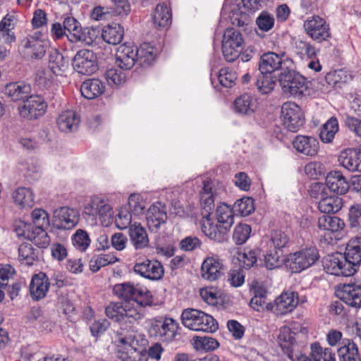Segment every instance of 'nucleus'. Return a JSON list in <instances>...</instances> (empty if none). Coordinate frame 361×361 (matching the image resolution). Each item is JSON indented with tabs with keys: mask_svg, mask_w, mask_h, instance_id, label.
Returning a JSON list of instances; mask_svg holds the SVG:
<instances>
[{
	"mask_svg": "<svg viewBox=\"0 0 361 361\" xmlns=\"http://www.w3.org/2000/svg\"><path fill=\"white\" fill-rule=\"evenodd\" d=\"M250 307L257 312L263 311L264 309L272 310L274 305L267 302V290L262 287L255 288L254 296L250 302Z\"/></svg>",
	"mask_w": 361,
	"mask_h": 361,
	"instance_id": "43",
	"label": "nucleus"
},
{
	"mask_svg": "<svg viewBox=\"0 0 361 361\" xmlns=\"http://www.w3.org/2000/svg\"><path fill=\"white\" fill-rule=\"evenodd\" d=\"M105 86L99 79H89L80 86L81 94L87 99H93L104 93Z\"/></svg>",
	"mask_w": 361,
	"mask_h": 361,
	"instance_id": "30",
	"label": "nucleus"
},
{
	"mask_svg": "<svg viewBox=\"0 0 361 361\" xmlns=\"http://www.w3.org/2000/svg\"><path fill=\"white\" fill-rule=\"evenodd\" d=\"M193 341L194 348L197 350H214L219 345V342L215 338L209 336H197L193 338Z\"/></svg>",
	"mask_w": 361,
	"mask_h": 361,
	"instance_id": "56",
	"label": "nucleus"
},
{
	"mask_svg": "<svg viewBox=\"0 0 361 361\" xmlns=\"http://www.w3.org/2000/svg\"><path fill=\"white\" fill-rule=\"evenodd\" d=\"M180 319L182 324L192 331L213 333L219 328L217 322L212 316L196 309H185Z\"/></svg>",
	"mask_w": 361,
	"mask_h": 361,
	"instance_id": "4",
	"label": "nucleus"
},
{
	"mask_svg": "<svg viewBox=\"0 0 361 361\" xmlns=\"http://www.w3.org/2000/svg\"><path fill=\"white\" fill-rule=\"evenodd\" d=\"M225 266L218 256L208 257L201 266L202 277L209 281H215L225 273Z\"/></svg>",
	"mask_w": 361,
	"mask_h": 361,
	"instance_id": "16",
	"label": "nucleus"
},
{
	"mask_svg": "<svg viewBox=\"0 0 361 361\" xmlns=\"http://www.w3.org/2000/svg\"><path fill=\"white\" fill-rule=\"evenodd\" d=\"M118 357L123 361H147V340L145 336L133 333L122 338Z\"/></svg>",
	"mask_w": 361,
	"mask_h": 361,
	"instance_id": "2",
	"label": "nucleus"
},
{
	"mask_svg": "<svg viewBox=\"0 0 361 361\" xmlns=\"http://www.w3.org/2000/svg\"><path fill=\"white\" fill-rule=\"evenodd\" d=\"M323 267L326 273L338 276H351L357 269L353 268L345 253L334 252L323 259Z\"/></svg>",
	"mask_w": 361,
	"mask_h": 361,
	"instance_id": "7",
	"label": "nucleus"
},
{
	"mask_svg": "<svg viewBox=\"0 0 361 361\" xmlns=\"http://www.w3.org/2000/svg\"><path fill=\"white\" fill-rule=\"evenodd\" d=\"M252 228L247 224H238L233 233V240L237 245H243L250 237Z\"/></svg>",
	"mask_w": 361,
	"mask_h": 361,
	"instance_id": "58",
	"label": "nucleus"
},
{
	"mask_svg": "<svg viewBox=\"0 0 361 361\" xmlns=\"http://www.w3.org/2000/svg\"><path fill=\"white\" fill-rule=\"evenodd\" d=\"M178 326V322L173 318L157 317L150 321L149 333L162 342L169 343L176 338Z\"/></svg>",
	"mask_w": 361,
	"mask_h": 361,
	"instance_id": "5",
	"label": "nucleus"
},
{
	"mask_svg": "<svg viewBox=\"0 0 361 361\" xmlns=\"http://www.w3.org/2000/svg\"><path fill=\"white\" fill-rule=\"evenodd\" d=\"M13 198L15 204L22 209H30L35 204L34 193L30 188H17L13 194Z\"/></svg>",
	"mask_w": 361,
	"mask_h": 361,
	"instance_id": "39",
	"label": "nucleus"
},
{
	"mask_svg": "<svg viewBox=\"0 0 361 361\" xmlns=\"http://www.w3.org/2000/svg\"><path fill=\"white\" fill-rule=\"evenodd\" d=\"M338 355L341 361H359L358 348L354 342L348 339L342 340L338 349Z\"/></svg>",
	"mask_w": 361,
	"mask_h": 361,
	"instance_id": "35",
	"label": "nucleus"
},
{
	"mask_svg": "<svg viewBox=\"0 0 361 361\" xmlns=\"http://www.w3.org/2000/svg\"><path fill=\"white\" fill-rule=\"evenodd\" d=\"M268 73H261L255 82L258 91L263 94H269L276 85V80Z\"/></svg>",
	"mask_w": 361,
	"mask_h": 361,
	"instance_id": "54",
	"label": "nucleus"
},
{
	"mask_svg": "<svg viewBox=\"0 0 361 361\" xmlns=\"http://www.w3.org/2000/svg\"><path fill=\"white\" fill-rule=\"evenodd\" d=\"M238 255L240 267L249 269L257 263L259 250L247 247L242 252H238Z\"/></svg>",
	"mask_w": 361,
	"mask_h": 361,
	"instance_id": "51",
	"label": "nucleus"
},
{
	"mask_svg": "<svg viewBox=\"0 0 361 361\" xmlns=\"http://www.w3.org/2000/svg\"><path fill=\"white\" fill-rule=\"evenodd\" d=\"M318 228L319 232H323L321 237L327 244L333 245L339 238V232L345 228L344 221L337 217L329 215H322L318 218Z\"/></svg>",
	"mask_w": 361,
	"mask_h": 361,
	"instance_id": "9",
	"label": "nucleus"
},
{
	"mask_svg": "<svg viewBox=\"0 0 361 361\" xmlns=\"http://www.w3.org/2000/svg\"><path fill=\"white\" fill-rule=\"evenodd\" d=\"M343 206L342 199L338 196L322 197L318 203L319 210L324 214L336 213Z\"/></svg>",
	"mask_w": 361,
	"mask_h": 361,
	"instance_id": "47",
	"label": "nucleus"
},
{
	"mask_svg": "<svg viewBox=\"0 0 361 361\" xmlns=\"http://www.w3.org/2000/svg\"><path fill=\"white\" fill-rule=\"evenodd\" d=\"M339 130L338 121L336 117L330 118L322 127L319 137L324 143H330Z\"/></svg>",
	"mask_w": 361,
	"mask_h": 361,
	"instance_id": "46",
	"label": "nucleus"
},
{
	"mask_svg": "<svg viewBox=\"0 0 361 361\" xmlns=\"http://www.w3.org/2000/svg\"><path fill=\"white\" fill-rule=\"evenodd\" d=\"M292 145L298 152L309 157L315 156L319 149V141L312 136L298 135L293 140Z\"/></svg>",
	"mask_w": 361,
	"mask_h": 361,
	"instance_id": "20",
	"label": "nucleus"
},
{
	"mask_svg": "<svg viewBox=\"0 0 361 361\" xmlns=\"http://www.w3.org/2000/svg\"><path fill=\"white\" fill-rule=\"evenodd\" d=\"M282 122L290 132H297L304 124V116L301 108L295 102H285L281 107Z\"/></svg>",
	"mask_w": 361,
	"mask_h": 361,
	"instance_id": "12",
	"label": "nucleus"
},
{
	"mask_svg": "<svg viewBox=\"0 0 361 361\" xmlns=\"http://www.w3.org/2000/svg\"><path fill=\"white\" fill-rule=\"evenodd\" d=\"M200 205L203 212L209 216L214 208V198L212 192V183L204 181L202 190L200 193Z\"/></svg>",
	"mask_w": 361,
	"mask_h": 361,
	"instance_id": "40",
	"label": "nucleus"
},
{
	"mask_svg": "<svg viewBox=\"0 0 361 361\" xmlns=\"http://www.w3.org/2000/svg\"><path fill=\"white\" fill-rule=\"evenodd\" d=\"M202 231L209 239L218 243L224 242L228 230L223 229L220 224L214 225L210 219L207 218L202 223Z\"/></svg>",
	"mask_w": 361,
	"mask_h": 361,
	"instance_id": "34",
	"label": "nucleus"
},
{
	"mask_svg": "<svg viewBox=\"0 0 361 361\" xmlns=\"http://www.w3.org/2000/svg\"><path fill=\"white\" fill-rule=\"evenodd\" d=\"M63 25L68 40L73 43L86 41L80 22L75 18L67 16L63 20Z\"/></svg>",
	"mask_w": 361,
	"mask_h": 361,
	"instance_id": "26",
	"label": "nucleus"
},
{
	"mask_svg": "<svg viewBox=\"0 0 361 361\" xmlns=\"http://www.w3.org/2000/svg\"><path fill=\"white\" fill-rule=\"evenodd\" d=\"M137 61V48L126 44L118 47L116 53V63L122 70H130Z\"/></svg>",
	"mask_w": 361,
	"mask_h": 361,
	"instance_id": "21",
	"label": "nucleus"
},
{
	"mask_svg": "<svg viewBox=\"0 0 361 361\" xmlns=\"http://www.w3.org/2000/svg\"><path fill=\"white\" fill-rule=\"evenodd\" d=\"M286 55L284 51L276 54L273 51H267L263 54L259 61V70L260 73L271 74L282 68L284 62L283 59Z\"/></svg>",
	"mask_w": 361,
	"mask_h": 361,
	"instance_id": "19",
	"label": "nucleus"
},
{
	"mask_svg": "<svg viewBox=\"0 0 361 361\" xmlns=\"http://www.w3.org/2000/svg\"><path fill=\"white\" fill-rule=\"evenodd\" d=\"M228 42L235 47H243V39L240 32L235 29L227 28L224 32L222 43Z\"/></svg>",
	"mask_w": 361,
	"mask_h": 361,
	"instance_id": "62",
	"label": "nucleus"
},
{
	"mask_svg": "<svg viewBox=\"0 0 361 361\" xmlns=\"http://www.w3.org/2000/svg\"><path fill=\"white\" fill-rule=\"evenodd\" d=\"M30 90V86L24 82H11L6 85L4 92L13 101H18L24 100Z\"/></svg>",
	"mask_w": 361,
	"mask_h": 361,
	"instance_id": "42",
	"label": "nucleus"
},
{
	"mask_svg": "<svg viewBox=\"0 0 361 361\" xmlns=\"http://www.w3.org/2000/svg\"><path fill=\"white\" fill-rule=\"evenodd\" d=\"M274 16L267 11H262L256 19V24L259 29L264 32L271 30L274 27Z\"/></svg>",
	"mask_w": 361,
	"mask_h": 361,
	"instance_id": "61",
	"label": "nucleus"
},
{
	"mask_svg": "<svg viewBox=\"0 0 361 361\" xmlns=\"http://www.w3.org/2000/svg\"><path fill=\"white\" fill-rule=\"evenodd\" d=\"M157 56V49L149 43H143L137 48V61L143 68L152 66Z\"/></svg>",
	"mask_w": 361,
	"mask_h": 361,
	"instance_id": "28",
	"label": "nucleus"
},
{
	"mask_svg": "<svg viewBox=\"0 0 361 361\" xmlns=\"http://www.w3.org/2000/svg\"><path fill=\"white\" fill-rule=\"evenodd\" d=\"M279 80L283 91L295 97L303 95L307 90L306 78L289 70L282 72Z\"/></svg>",
	"mask_w": 361,
	"mask_h": 361,
	"instance_id": "10",
	"label": "nucleus"
},
{
	"mask_svg": "<svg viewBox=\"0 0 361 361\" xmlns=\"http://www.w3.org/2000/svg\"><path fill=\"white\" fill-rule=\"evenodd\" d=\"M302 326L297 322H293L289 326H283L278 336L279 343L284 353L289 359H293L295 352L298 351L300 344L298 342V333L302 331Z\"/></svg>",
	"mask_w": 361,
	"mask_h": 361,
	"instance_id": "8",
	"label": "nucleus"
},
{
	"mask_svg": "<svg viewBox=\"0 0 361 361\" xmlns=\"http://www.w3.org/2000/svg\"><path fill=\"white\" fill-rule=\"evenodd\" d=\"M17 18L15 13H8L1 19V37L6 44L16 41V36L12 31L16 25Z\"/></svg>",
	"mask_w": 361,
	"mask_h": 361,
	"instance_id": "41",
	"label": "nucleus"
},
{
	"mask_svg": "<svg viewBox=\"0 0 361 361\" xmlns=\"http://www.w3.org/2000/svg\"><path fill=\"white\" fill-rule=\"evenodd\" d=\"M32 219L35 227L47 228L49 226V214L43 209H35L32 212Z\"/></svg>",
	"mask_w": 361,
	"mask_h": 361,
	"instance_id": "64",
	"label": "nucleus"
},
{
	"mask_svg": "<svg viewBox=\"0 0 361 361\" xmlns=\"http://www.w3.org/2000/svg\"><path fill=\"white\" fill-rule=\"evenodd\" d=\"M106 82L112 87L123 84L126 79V73L121 70L110 68L105 73Z\"/></svg>",
	"mask_w": 361,
	"mask_h": 361,
	"instance_id": "60",
	"label": "nucleus"
},
{
	"mask_svg": "<svg viewBox=\"0 0 361 361\" xmlns=\"http://www.w3.org/2000/svg\"><path fill=\"white\" fill-rule=\"evenodd\" d=\"M80 121V117L75 111L68 110L59 116L56 123L61 131L71 133L78 129Z\"/></svg>",
	"mask_w": 361,
	"mask_h": 361,
	"instance_id": "27",
	"label": "nucleus"
},
{
	"mask_svg": "<svg viewBox=\"0 0 361 361\" xmlns=\"http://www.w3.org/2000/svg\"><path fill=\"white\" fill-rule=\"evenodd\" d=\"M13 231L18 238L29 240L35 234V227L30 223L22 220H16L13 224Z\"/></svg>",
	"mask_w": 361,
	"mask_h": 361,
	"instance_id": "55",
	"label": "nucleus"
},
{
	"mask_svg": "<svg viewBox=\"0 0 361 361\" xmlns=\"http://www.w3.org/2000/svg\"><path fill=\"white\" fill-rule=\"evenodd\" d=\"M45 228L35 227V234L30 239L35 245L41 248H45L50 244V238Z\"/></svg>",
	"mask_w": 361,
	"mask_h": 361,
	"instance_id": "63",
	"label": "nucleus"
},
{
	"mask_svg": "<svg viewBox=\"0 0 361 361\" xmlns=\"http://www.w3.org/2000/svg\"><path fill=\"white\" fill-rule=\"evenodd\" d=\"M233 209L226 203H220L217 205L215 216L220 226L229 231L233 224Z\"/></svg>",
	"mask_w": 361,
	"mask_h": 361,
	"instance_id": "31",
	"label": "nucleus"
},
{
	"mask_svg": "<svg viewBox=\"0 0 361 361\" xmlns=\"http://www.w3.org/2000/svg\"><path fill=\"white\" fill-rule=\"evenodd\" d=\"M326 184L331 191L338 195L345 194L350 187L346 178L339 171H330L326 177Z\"/></svg>",
	"mask_w": 361,
	"mask_h": 361,
	"instance_id": "24",
	"label": "nucleus"
},
{
	"mask_svg": "<svg viewBox=\"0 0 361 361\" xmlns=\"http://www.w3.org/2000/svg\"><path fill=\"white\" fill-rule=\"evenodd\" d=\"M233 211L237 215L247 216L255 211L254 200L251 197H243L235 201Z\"/></svg>",
	"mask_w": 361,
	"mask_h": 361,
	"instance_id": "52",
	"label": "nucleus"
},
{
	"mask_svg": "<svg viewBox=\"0 0 361 361\" xmlns=\"http://www.w3.org/2000/svg\"><path fill=\"white\" fill-rule=\"evenodd\" d=\"M124 30L118 23L109 24L104 27L102 37L109 44L116 45L121 43L123 38Z\"/></svg>",
	"mask_w": 361,
	"mask_h": 361,
	"instance_id": "33",
	"label": "nucleus"
},
{
	"mask_svg": "<svg viewBox=\"0 0 361 361\" xmlns=\"http://www.w3.org/2000/svg\"><path fill=\"white\" fill-rule=\"evenodd\" d=\"M293 51L301 59H313L317 57L319 50L309 41L298 39L294 42Z\"/></svg>",
	"mask_w": 361,
	"mask_h": 361,
	"instance_id": "37",
	"label": "nucleus"
},
{
	"mask_svg": "<svg viewBox=\"0 0 361 361\" xmlns=\"http://www.w3.org/2000/svg\"><path fill=\"white\" fill-rule=\"evenodd\" d=\"M172 13L169 7L164 4H159L153 13V23L157 27H166L171 25Z\"/></svg>",
	"mask_w": 361,
	"mask_h": 361,
	"instance_id": "38",
	"label": "nucleus"
},
{
	"mask_svg": "<svg viewBox=\"0 0 361 361\" xmlns=\"http://www.w3.org/2000/svg\"><path fill=\"white\" fill-rule=\"evenodd\" d=\"M47 104L38 94H32L23 100V105L18 110L21 117L27 120H35L42 117L47 111Z\"/></svg>",
	"mask_w": 361,
	"mask_h": 361,
	"instance_id": "11",
	"label": "nucleus"
},
{
	"mask_svg": "<svg viewBox=\"0 0 361 361\" xmlns=\"http://www.w3.org/2000/svg\"><path fill=\"white\" fill-rule=\"evenodd\" d=\"M166 219V212L160 202L151 205L146 214L147 224L151 231H156L162 224L165 223Z\"/></svg>",
	"mask_w": 361,
	"mask_h": 361,
	"instance_id": "25",
	"label": "nucleus"
},
{
	"mask_svg": "<svg viewBox=\"0 0 361 361\" xmlns=\"http://www.w3.org/2000/svg\"><path fill=\"white\" fill-rule=\"evenodd\" d=\"M339 164L350 172H361V149L347 148L338 157Z\"/></svg>",
	"mask_w": 361,
	"mask_h": 361,
	"instance_id": "17",
	"label": "nucleus"
},
{
	"mask_svg": "<svg viewBox=\"0 0 361 361\" xmlns=\"http://www.w3.org/2000/svg\"><path fill=\"white\" fill-rule=\"evenodd\" d=\"M118 259L114 253L100 254L93 256L89 262L90 269L95 273L99 271L102 267L109 264H114Z\"/></svg>",
	"mask_w": 361,
	"mask_h": 361,
	"instance_id": "45",
	"label": "nucleus"
},
{
	"mask_svg": "<svg viewBox=\"0 0 361 361\" xmlns=\"http://www.w3.org/2000/svg\"><path fill=\"white\" fill-rule=\"evenodd\" d=\"M68 66V61L66 60L60 52L56 50L51 51L49 54V68L54 74H59L64 72Z\"/></svg>",
	"mask_w": 361,
	"mask_h": 361,
	"instance_id": "49",
	"label": "nucleus"
},
{
	"mask_svg": "<svg viewBox=\"0 0 361 361\" xmlns=\"http://www.w3.org/2000/svg\"><path fill=\"white\" fill-rule=\"evenodd\" d=\"M319 259L317 248L310 246L288 254L284 259V265L290 273L299 274L312 267Z\"/></svg>",
	"mask_w": 361,
	"mask_h": 361,
	"instance_id": "3",
	"label": "nucleus"
},
{
	"mask_svg": "<svg viewBox=\"0 0 361 361\" xmlns=\"http://www.w3.org/2000/svg\"><path fill=\"white\" fill-rule=\"evenodd\" d=\"M49 276L44 272L35 274L30 284V296L34 300L44 298L49 290Z\"/></svg>",
	"mask_w": 361,
	"mask_h": 361,
	"instance_id": "23",
	"label": "nucleus"
},
{
	"mask_svg": "<svg viewBox=\"0 0 361 361\" xmlns=\"http://www.w3.org/2000/svg\"><path fill=\"white\" fill-rule=\"evenodd\" d=\"M337 295L349 306L361 307V286L355 283L343 284L341 289L337 290Z\"/></svg>",
	"mask_w": 361,
	"mask_h": 361,
	"instance_id": "22",
	"label": "nucleus"
},
{
	"mask_svg": "<svg viewBox=\"0 0 361 361\" xmlns=\"http://www.w3.org/2000/svg\"><path fill=\"white\" fill-rule=\"evenodd\" d=\"M80 221V214L77 209L61 207L55 210L53 226L61 230L73 228Z\"/></svg>",
	"mask_w": 361,
	"mask_h": 361,
	"instance_id": "14",
	"label": "nucleus"
},
{
	"mask_svg": "<svg viewBox=\"0 0 361 361\" xmlns=\"http://www.w3.org/2000/svg\"><path fill=\"white\" fill-rule=\"evenodd\" d=\"M302 27L305 34L317 43L328 42L331 38L329 23L318 15L307 17Z\"/></svg>",
	"mask_w": 361,
	"mask_h": 361,
	"instance_id": "6",
	"label": "nucleus"
},
{
	"mask_svg": "<svg viewBox=\"0 0 361 361\" xmlns=\"http://www.w3.org/2000/svg\"><path fill=\"white\" fill-rule=\"evenodd\" d=\"M113 293L124 302H111L105 307L106 315L121 327H131L145 317L144 309L160 306L152 292L141 283L126 282L117 283Z\"/></svg>",
	"mask_w": 361,
	"mask_h": 361,
	"instance_id": "1",
	"label": "nucleus"
},
{
	"mask_svg": "<svg viewBox=\"0 0 361 361\" xmlns=\"http://www.w3.org/2000/svg\"><path fill=\"white\" fill-rule=\"evenodd\" d=\"M283 251L270 248L264 255V265L268 269H274L280 267L284 259H282Z\"/></svg>",
	"mask_w": 361,
	"mask_h": 361,
	"instance_id": "53",
	"label": "nucleus"
},
{
	"mask_svg": "<svg viewBox=\"0 0 361 361\" xmlns=\"http://www.w3.org/2000/svg\"><path fill=\"white\" fill-rule=\"evenodd\" d=\"M217 79L222 87L231 88L235 84L237 74L229 68H222L219 71Z\"/></svg>",
	"mask_w": 361,
	"mask_h": 361,
	"instance_id": "57",
	"label": "nucleus"
},
{
	"mask_svg": "<svg viewBox=\"0 0 361 361\" xmlns=\"http://www.w3.org/2000/svg\"><path fill=\"white\" fill-rule=\"evenodd\" d=\"M130 240L136 250H141L148 247L149 238L147 231L140 224L135 223L129 228Z\"/></svg>",
	"mask_w": 361,
	"mask_h": 361,
	"instance_id": "29",
	"label": "nucleus"
},
{
	"mask_svg": "<svg viewBox=\"0 0 361 361\" xmlns=\"http://www.w3.org/2000/svg\"><path fill=\"white\" fill-rule=\"evenodd\" d=\"M18 259L22 264L32 266L38 260V251L30 244H22L18 248Z\"/></svg>",
	"mask_w": 361,
	"mask_h": 361,
	"instance_id": "48",
	"label": "nucleus"
},
{
	"mask_svg": "<svg viewBox=\"0 0 361 361\" xmlns=\"http://www.w3.org/2000/svg\"><path fill=\"white\" fill-rule=\"evenodd\" d=\"M73 246L80 252H85L90 247L91 239L89 233L83 229L79 228L71 236Z\"/></svg>",
	"mask_w": 361,
	"mask_h": 361,
	"instance_id": "50",
	"label": "nucleus"
},
{
	"mask_svg": "<svg viewBox=\"0 0 361 361\" xmlns=\"http://www.w3.org/2000/svg\"><path fill=\"white\" fill-rule=\"evenodd\" d=\"M297 292L282 293L276 300L272 311L277 315H284L291 312L298 305Z\"/></svg>",
	"mask_w": 361,
	"mask_h": 361,
	"instance_id": "18",
	"label": "nucleus"
},
{
	"mask_svg": "<svg viewBox=\"0 0 361 361\" xmlns=\"http://www.w3.org/2000/svg\"><path fill=\"white\" fill-rule=\"evenodd\" d=\"M289 243V238L288 235L281 231H274L271 235L268 246L269 248L276 249L277 250H282L286 247Z\"/></svg>",
	"mask_w": 361,
	"mask_h": 361,
	"instance_id": "59",
	"label": "nucleus"
},
{
	"mask_svg": "<svg viewBox=\"0 0 361 361\" xmlns=\"http://www.w3.org/2000/svg\"><path fill=\"white\" fill-rule=\"evenodd\" d=\"M234 108L236 112L249 115L255 112L257 109V101L249 94H243L234 101Z\"/></svg>",
	"mask_w": 361,
	"mask_h": 361,
	"instance_id": "36",
	"label": "nucleus"
},
{
	"mask_svg": "<svg viewBox=\"0 0 361 361\" xmlns=\"http://www.w3.org/2000/svg\"><path fill=\"white\" fill-rule=\"evenodd\" d=\"M345 255L353 268L361 264V235L351 238L347 243Z\"/></svg>",
	"mask_w": 361,
	"mask_h": 361,
	"instance_id": "32",
	"label": "nucleus"
},
{
	"mask_svg": "<svg viewBox=\"0 0 361 361\" xmlns=\"http://www.w3.org/2000/svg\"><path fill=\"white\" fill-rule=\"evenodd\" d=\"M73 66L80 74L91 75L97 70L96 55L91 50L80 49L73 58Z\"/></svg>",
	"mask_w": 361,
	"mask_h": 361,
	"instance_id": "13",
	"label": "nucleus"
},
{
	"mask_svg": "<svg viewBox=\"0 0 361 361\" xmlns=\"http://www.w3.org/2000/svg\"><path fill=\"white\" fill-rule=\"evenodd\" d=\"M134 271L143 278L151 281H157L164 276V268L158 260L145 259L135 263Z\"/></svg>",
	"mask_w": 361,
	"mask_h": 361,
	"instance_id": "15",
	"label": "nucleus"
},
{
	"mask_svg": "<svg viewBox=\"0 0 361 361\" xmlns=\"http://www.w3.org/2000/svg\"><path fill=\"white\" fill-rule=\"evenodd\" d=\"M25 48L27 49V54L35 59H42L46 53L44 42L33 36L27 38Z\"/></svg>",
	"mask_w": 361,
	"mask_h": 361,
	"instance_id": "44",
	"label": "nucleus"
}]
</instances>
